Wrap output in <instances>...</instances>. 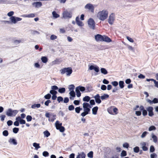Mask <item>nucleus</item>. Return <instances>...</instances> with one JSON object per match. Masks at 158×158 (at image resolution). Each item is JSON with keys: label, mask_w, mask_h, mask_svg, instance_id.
Instances as JSON below:
<instances>
[{"label": "nucleus", "mask_w": 158, "mask_h": 158, "mask_svg": "<svg viewBox=\"0 0 158 158\" xmlns=\"http://www.w3.org/2000/svg\"><path fill=\"white\" fill-rule=\"evenodd\" d=\"M108 14V12L107 10L104 9L98 12L97 16L100 20L104 21L107 18Z\"/></svg>", "instance_id": "f257e3e1"}, {"label": "nucleus", "mask_w": 158, "mask_h": 158, "mask_svg": "<svg viewBox=\"0 0 158 158\" xmlns=\"http://www.w3.org/2000/svg\"><path fill=\"white\" fill-rule=\"evenodd\" d=\"M60 71L61 74H63L66 73V75L68 76H70L73 72L72 68L71 67L64 68L61 69Z\"/></svg>", "instance_id": "f03ea898"}, {"label": "nucleus", "mask_w": 158, "mask_h": 158, "mask_svg": "<svg viewBox=\"0 0 158 158\" xmlns=\"http://www.w3.org/2000/svg\"><path fill=\"white\" fill-rule=\"evenodd\" d=\"M18 111L17 110H12L9 108L6 112V114L9 117H14L18 113Z\"/></svg>", "instance_id": "7ed1b4c3"}, {"label": "nucleus", "mask_w": 158, "mask_h": 158, "mask_svg": "<svg viewBox=\"0 0 158 158\" xmlns=\"http://www.w3.org/2000/svg\"><path fill=\"white\" fill-rule=\"evenodd\" d=\"M88 26L89 28L93 30L95 29V22L92 18L89 19L87 21Z\"/></svg>", "instance_id": "20e7f679"}, {"label": "nucleus", "mask_w": 158, "mask_h": 158, "mask_svg": "<svg viewBox=\"0 0 158 158\" xmlns=\"http://www.w3.org/2000/svg\"><path fill=\"white\" fill-rule=\"evenodd\" d=\"M55 124L57 129L59 130L61 132H63L64 131L65 128L64 127L62 126V123H60L59 121H57L56 122Z\"/></svg>", "instance_id": "39448f33"}, {"label": "nucleus", "mask_w": 158, "mask_h": 158, "mask_svg": "<svg viewBox=\"0 0 158 158\" xmlns=\"http://www.w3.org/2000/svg\"><path fill=\"white\" fill-rule=\"evenodd\" d=\"M45 116L47 117L48 118V121L52 122L54 121V120L56 119V115L53 114H50L49 113H46L45 114Z\"/></svg>", "instance_id": "423d86ee"}, {"label": "nucleus", "mask_w": 158, "mask_h": 158, "mask_svg": "<svg viewBox=\"0 0 158 158\" xmlns=\"http://www.w3.org/2000/svg\"><path fill=\"white\" fill-rule=\"evenodd\" d=\"M115 20V15L114 13H112L109 15L108 19V22L109 24L112 25Z\"/></svg>", "instance_id": "0eeeda50"}, {"label": "nucleus", "mask_w": 158, "mask_h": 158, "mask_svg": "<svg viewBox=\"0 0 158 158\" xmlns=\"http://www.w3.org/2000/svg\"><path fill=\"white\" fill-rule=\"evenodd\" d=\"M63 17L64 19L71 18L72 17V13L67 11H64L63 13Z\"/></svg>", "instance_id": "6e6552de"}, {"label": "nucleus", "mask_w": 158, "mask_h": 158, "mask_svg": "<svg viewBox=\"0 0 158 158\" xmlns=\"http://www.w3.org/2000/svg\"><path fill=\"white\" fill-rule=\"evenodd\" d=\"M85 8L86 9H87L91 12L94 13V7L93 5L90 4H87L85 6Z\"/></svg>", "instance_id": "1a4fd4ad"}, {"label": "nucleus", "mask_w": 158, "mask_h": 158, "mask_svg": "<svg viewBox=\"0 0 158 158\" xmlns=\"http://www.w3.org/2000/svg\"><path fill=\"white\" fill-rule=\"evenodd\" d=\"M10 19L12 23L15 24L17 22L21 21L22 19L18 17L12 16L10 18Z\"/></svg>", "instance_id": "9d476101"}, {"label": "nucleus", "mask_w": 158, "mask_h": 158, "mask_svg": "<svg viewBox=\"0 0 158 158\" xmlns=\"http://www.w3.org/2000/svg\"><path fill=\"white\" fill-rule=\"evenodd\" d=\"M147 110L148 111V114L149 116L152 117L154 115V114L153 112V107L152 106H149L147 108Z\"/></svg>", "instance_id": "9b49d317"}, {"label": "nucleus", "mask_w": 158, "mask_h": 158, "mask_svg": "<svg viewBox=\"0 0 158 158\" xmlns=\"http://www.w3.org/2000/svg\"><path fill=\"white\" fill-rule=\"evenodd\" d=\"M42 2H34L32 3V5L33 6L37 8L40 7L42 6Z\"/></svg>", "instance_id": "f8f14e48"}, {"label": "nucleus", "mask_w": 158, "mask_h": 158, "mask_svg": "<svg viewBox=\"0 0 158 158\" xmlns=\"http://www.w3.org/2000/svg\"><path fill=\"white\" fill-rule=\"evenodd\" d=\"M139 110L140 111H142V114L143 115L145 116L147 114V110L144 109V107L142 106H141L139 107Z\"/></svg>", "instance_id": "ddd939ff"}, {"label": "nucleus", "mask_w": 158, "mask_h": 158, "mask_svg": "<svg viewBox=\"0 0 158 158\" xmlns=\"http://www.w3.org/2000/svg\"><path fill=\"white\" fill-rule=\"evenodd\" d=\"M103 36L101 35L97 34L95 36V40L96 41H102Z\"/></svg>", "instance_id": "4468645a"}, {"label": "nucleus", "mask_w": 158, "mask_h": 158, "mask_svg": "<svg viewBox=\"0 0 158 158\" xmlns=\"http://www.w3.org/2000/svg\"><path fill=\"white\" fill-rule=\"evenodd\" d=\"M147 102L150 104H152L153 103H157L158 102V99L156 98H155L153 99L152 101L148 99Z\"/></svg>", "instance_id": "2eb2a0df"}, {"label": "nucleus", "mask_w": 158, "mask_h": 158, "mask_svg": "<svg viewBox=\"0 0 158 158\" xmlns=\"http://www.w3.org/2000/svg\"><path fill=\"white\" fill-rule=\"evenodd\" d=\"M95 102L96 103L99 104L101 103V101L100 99V96L98 94H97L94 97Z\"/></svg>", "instance_id": "dca6fc26"}, {"label": "nucleus", "mask_w": 158, "mask_h": 158, "mask_svg": "<svg viewBox=\"0 0 158 158\" xmlns=\"http://www.w3.org/2000/svg\"><path fill=\"white\" fill-rule=\"evenodd\" d=\"M11 144L16 145L17 144L16 140L14 138H10L8 141Z\"/></svg>", "instance_id": "f3484780"}, {"label": "nucleus", "mask_w": 158, "mask_h": 158, "mask_svg": "<svg viewBox=\"0 0 158 158\" xmlns=\"http://www.w3.org/2000/svg\"><path fill=\"white\" fill-rule=\"evenodd\" d=\"M86 156L85 154L83 152L79 153H78L76 158H85Z\"/></svg>", "instance_id": "a211bd4d"}, {"label": "nucleus", "mask_w": 158, "mask_h": 158, "mask_svg": "<svg viewBox=\"0 0 158 158\" xmlns=\"http://www.w3.org/2000/svg\"><path fill=\"white\" fill-rule=\"evenodd\" d=\"M102 41L107 42H110L111 41V40L109 37L103 35V36Z\"/></svg>", "instance_id": "6ab92c4d"}, {"label": "nucleus", "mask_w": 158, "mask_h": 158, "mask_svg": "<svg viewBox=\"0 0 158 158\" xmlns=\"http://www.w3.org/2000/svg\"><path fill=\"white\" fill-rule=\"evenodd\" d=\"M23 40H14L13 41V43L15 45H17L19 44L21 42H23Z\"/></svg>", "instance_id": "aec40b11"}, {"label": "nucleus", "mask_w": 158, "mask_h": 158, "mask_svg": "<svg viewBox=\"0 0 158 158\" xmlns=\"http://www.w3.org/2000/svg\"><path fill=\"white\" fill-rule=\"evenodd\" d=\"M98 109V107L97 106H95L92 108V114L94 115L97 114Z\"/></svg>", "instance_id": "412c9836"}, {"label": "nucleus", "mask_w": 158, "mask_h": 158, "mask_svg": "<svg viewBox=\"0 0 158 158\" xmlns=\"http://www.w3.org/2000/svg\"><path fill=\"white\" fill-rule=\"evenodd\" d=\"M23 16L27 18H33L35 17V15L34 14L31 13L28 15H24Z\"/></svg>", "instance_id": "4be33fe9"}, {"label": "nucleus", "mask_w": 158, "mask_h": 158, "mask_svg": "<svg viewBox=\"0 0 158 158\" xmlns=\"http://www.w3.org/2000/svg\"><path fill=\"white\" fill-rule=\"evenodd\" d=\"M66 91L65 89L64 88L62 87L58 89V92L61 94L64 93Z\"/></svg>", "instance_id": "5701e85b"}, {"label": "nucleus", "mask_w": 158, "mask_h": 158, "mask_svg": "<svg viewBox=\"0 0 158 158\" xmlns=\"http://www.w3.org/2000/svg\"><path fill=\"white\" fill-rule=\"evenodd\" d=\"M42 62L44 63H46L48 61V59L46 56H42L41 58Z\"/></svg>", "instance_id": "b1692460"}, {"label": "nucleus", "mask_w": 158, "mask_h": 158, "mask_svg": "<svg viewBox=\"0 0 158 158\" xmlns=\"http://www.w3.org/2000/svg\"><path fill=\"white\" fill-rule=\"evenodd\" d=\"M109 97V96L107 94H104L100 98L101 99L103 100H105L108 98Z\"/></svg>", "instance_id": "393cba45"}, {"label": "nucleus", "mask_w": 158, "mask_h": 158, "mask_svg": "<svg viewBox=\"0 0 158 158\" xmlns=\"http://www.w3.org/2000/svg\"><path fill=\"white\" fill-rule=\"evenodd\" d=\"M40 104H34L31 106V108L32 109H35L36 108H39L40 106Z\"/></svg>", "instance_id": "a878e982"}, {"label": "nucleus", "mask_w": 158, "mask_h": 158, "mask_svg": "<svg viewBox=\"0 0 158 158\" xmlns=\"http://www.w3.org/2000/svg\"><path fill=\"white\" fill-rule=\"evenodd\" d=\"M75 91L76 93V95L77 97H79L81 96V93L77 88H76Z\"/></svg>", "instance_id": "bb28decb"}, {"label": "nucleus", "mask_w": 158, "mask_h": 158, "mask_svg": "<svg viewBox=\"0 0 158 158\" xmlns=\"http://www.w3.org/2000/svg\"><path fill=\"white\" fill-rule=\"evenodd\" d=\"M76 88H77L81 92H83L85 90V88L83 86H79L77 87Z\"/></svg>", "instance_id": "cd10ccee"}, {"label": "nucleus", "mask_w": 158, "mask_h": 158, "mask_svg": "<svg viewBox=\"0 0 158 158\" xmlns=\"http://www.w3.org/2000/svg\"><path fill=\"white\" fill-rule=\"evenodd\" d=\"M33 146L35 148L36 150H37L39 148H40L39 143H34L33 144Z\"/></svg>", "instance_id": "c85d7f7f"}, {"label": "nucleus", "mask_w": 158, "mask_h": 158, "mask_svg": "<svg viewBox=\"0 0 158 158\" xmlns=\"http://www.w3.org/2000/svg\"><path fill=\"white\" fill-rule=\"evenodd\" d=\"M90 100V98L89 96H85L83 99V101L88 102Z\"/></svg>", "instance_id": "c756f323"}, {"label": "nucleus", "mask_w": 158, "mask_h": 158, "mask_svg": "<svg viewBox=\"0 0 158 158\" xmlns=\"http://www.w3.org/2000/svg\"><path fill=\"white\" fill-rule=\"evenodd\" d=\"M101 71L102 73L105 75L106 74L108 73L107 71L104 68H101Z\"/></svg>", "instance_id": "7c9ffc66"}, {"label": "nucleus", "mask_w": 158, "mask_h": 158, "mask_svg": "<svg viewBox=\"0 0 158 158\" xmlns=\"http://www.w3.org/2000/svg\"><path fill=\"white\" fill-rule=\"evenodd\" d=\"M52 15H53V17L56 18L60 17V15H59L56 13V12L55 11H53L52 12Z\"/></svg>", "instance_id": "2f4dec72"}, {"label": "nucleus", "mask_w": 158, "mask_h": 158, "mask_svg": "<svg viewBox=\"0 0 158 158\" xmlns=\"http://www.w3.org/2000/svg\"><path fill=\"white\" fill-rule=\"evenodd\" d=\"M44 136L47 137H48L50 135V132L47 130H46L44 131Z\"/></svg>", "instance_id": "473e14b6"}, {"label": "nucleus", "mask_w": 158, "mask_h": 158, "mask_svg": "<svg viewBox=\"0 0 158 158\" xmlns=\"http://www.w3.org/2000/svg\"><path fill=\"white\" fill-rule=\"evenodd\" d=\"M124 82L123 81H120L119 82V85L121 88H123L124 87Z\"/></svg>", "instance_id": "72a5a7b5"}, {"label": "nucleus", "mask_w": 158, "mask_h": 158, "mask_svg": "<svg viewBox=\"0 0 158 158\" xmlns=\"http://www.w3.org/2000/svg\"><path fill=\"white\" fill-rule=\"evenodd\" d=\"M152 138L153 139V142L154 143H156L157 141V138L156 136L154 134H152Z\"/></svg>", "instance_id": "f704fd0d"}, {"label": "nucleus", "mask_w": 158, "mask_h": 158, "mask_svg": "<svg viewBox=\"0 0 158 158\" xmlns=\"http://www.w3.org/2000/svg\"><path fill=\"white\" fill-rule=\"evenodd\" d=\"M49 93L50 94H52V95H56L57 93V92L56 91L53 90L52 89L50 90Z\"/></svg>", "instance_id": "c9c22d12"}, {"label": "nucleus", "mask_w": 158, "mask_h": 158, "mask_svg": "<svg viewBox=\"0 0 158 158\" xmlns=\"http://www.w3.org/2000/svg\"><path fill=\"white\" fill-rule=\"evenodd\" d=\"M51 97V95L50 94H48L44 96V98L45 99L48 100L50 99Z\"/></svg>", "instance_id": "e433bc0d"}, {"label": "nucleus", "mask_w": 158, "mask_h": 158, "mask_svg": "<svg viewBox=\"0 0 158 158\" xmlns=\"http://www.w3.org/2000/svg\"><path fill=\"white\" fill-rule=\"evenodd\" d=\"M93 151H90L87 154V156L88 157L92 158L93 157Z\"/></svg>", "instance_id": "4c0bfd02"}, {"label": "nucleus", "mask_w": 158, "mask_h": 158, "mask_svg": "<svg viewBox=\"0 0 158 158\" xmlns=\"http://www.w3.org/2000/svg\"><path fill=\"white\" fill-rule=\"evenodd\" d=\"M82 110V108L80 107H77L75 108V112L77 113H79L81 110Z\"/></svg>", "instance_id": "58836bf2"}, {"label": "nucleus", "mask_w": 158, "mask_h": 158, "mask_svg": "<svg viewBox=\"0 0 158 158\" xmlns=\"http://www.w3.org/2000/svg\"><path fill=\"white\" fill-rule=\"evenodd\" d=\"M69 94L70 95L73 97H75V93L74 90L70 91Z\"/></svg>", "instance_id": "ea45409f"}, {"label": "nucleus", "mask_w": 158, "mask_h": 158, "mask_svg": "<svg viewBox=\"0 0 158 158\" xmlns=\"http://www.w3.org/2000/svg\"><path fill=\"white\" fill-rule=\"evenodd\" d=\"M107 110L109 114H114L113 113L112 107L110 108H108Z\"/></svg>", "instance_id": "a19ab883"}, {"label": "nucleus", "mask_w": 158, "mask_h": 158, "mask_svg": "<svg viewBox=\"0 0 158 158\" xmlns=\"http://www.w3.org/2000/svg\"><path fill=\"white\" fill-rule=\"evenodd\" d=\"M127 152L123 150L121 153V157L125 156L127 155Z\"/></svg>", "instance_id": "79ce46f5"}, {"label": "nucleus", "mask_w": 158, "mask_h": 158, "mask_svg": "<svg viewBox=\"0 0 158 158\" xmlns=\"http://www.w3.org/2000/svg\"><path fill=\"white\" fill-rule=\"evenodd\" d=\"M134 151L135 153H138L139 150V148L138 147L136 146L133 148Z\"/></svg>", "instance_id": "37998d69"}, {"label": "nucleus", "mask_w": 158, "mask_h": 158, "mask_svg": "<svg viewBox=\"0 0 158 158\" xmlns=\"http://www.w3.org/2000/svg\"><path fill=\"white\" fill-rule=\"evenodd\" d=\"M89 104L87 103H84L83 104V108H89Z\"/></svg>", "instance_id": "c03bdc74"}, {"label": "nucleus", "mask_w": 158, "mask_h": 158, "mask_svg": "<svg viewBox=\"0 0 158 158\" xmlns=\"http://www.w3.org/2000/svg\"><path fill=\"white\" fill-rule=\"evenodd\" d=\"M19 131V128L17 127H14L13 129V132L15 133H17Z\"/></svg>", "instance_id": "a18cd8bd"}, {"label": "nucleus", "mask_w": 158, "mask_h": 158, "mask_svg": "<svg viewBox=\"0 0 158 158\" xmlns=\"http://www.w3.org/2000/svg\"><path fill=\"white\" fill-rule=\"evenodd\" d=\"M26 119L27 121L30 122L32 120V118L31 116L28 115L27 116Z\"/></svg>", "instance_id": "49530a36"}, {"label": "nucleus", "mask_w": 158, "mask_h": 158, "mask_svg": "<svg viewBox=\"0 0 158 158\" xmlns=\"http://www.w3.org/2000/svg\"><path fill=\"white\" fill-rule=\"evenodd\" d=\"M148 133L147 131H145L143 132L141 135V138H143L145 137L146 135Z\"/></svg>", "instance_id": "de8ad7c7"}, {"label": "nucleus", "mask_w": 158, "mask_h": 158, "mask_svg": "<svg viewBox=\"0 0 158 158\" xmlns=\"http://www.w3.org/2000/svg\"><path fill=\"white\" fill-rule=\"evenodd\" d=\"M84 111L85 112L89 114L90 110V109L89 108H83Z\"/></svg>", "instance_id": "09e8293b"}, {"label": "nucleus", "mask_w": 158, "mask_h": 158, "mask_svg": "<svg viewBox=\"0 0 158 158\" xmlns=\"http://www.w3.org/2000/svg\"><path fill=\"white\" fill-rule=\"evenodd\" d=\"M3 135L5 136H7L8 135V132L7 130H4L2 132Z\"/></svg>", "instance_id": "8fccbe9b"}, {"label": "nucleus", "mask_w": 158, "mask_h": 158, "mask_svg": "<svg viewBox=\"0 0 158 158\" xmlns=\"http://www.w3.org/2000/svg\"><path fill=\"white\" fill-rule=\"evenodd\" d=\"M51 89L53 90L56 91L58 89V87L56 85H53L51 86Z\"/></svg>", "instance_id": "3c124183"}, {"label": "nucleus", "mask_w": 158, "mask_h": 158, "mask_svg": "<svg viewBox=\"0 0 158 158\" xmlns=\"http://www.w3.org/2000/svg\"><path fill=\"white\" fill-rule=\"evenodd\" d=\"M57 38V36L54 35H52L50 36V39L52 40H55Z\"/></svg>", "instance_id": "603ef678"}, {"label": "nucleus", "mask_w": 158, "mask_h": 158, "mask_svg": "<svg viewBox=\"0 0 158 158\" xmlns=\"http://www.w3.org/2000/svg\"><path fill=\"white\" fill-rule=\"evenodd\" d=\"M57 100L59 103L60 102H62L63 101V98L62 97L59 96L57 97Z\"/></svg>", "instance_id": "864d4df0"}, {"label": "nucleus", "mask_w": 158, "mask_h": 158, "mask_svg": "<svg viewBox=\"0 0 158 158\" xmlns=\"http://www.w3.org/2000/svg\"><path fill=\"white\" fill-rule=\"evenodd\" d=\"M79 26H82L84 25L83 22L81 21H79L76 23Z\"/></svg>", "instance_id": "5fc2aeb1"}, {"label": "nucleus", "mask_w": 158, "mask_h": 158, "mask_svg": "<svg viewBox=\"0 0 158 158\" xmlns=\"http://www.w3.org/2000/svg\"><path fill=\"white\" fill-rule=\"evenodd\" d=\"M14 11H11L8 12L7 13V15L8 16L11 17L12 16H13L12 15H14Z\"/></svg>", "instance_id": "6e6d98bb"}, {"label": "nucleus", "mask_w": 158, "mask_h": 158, "mask_svg": "<svg viewBox=\"0 0 158 158\" xmlns=\"http://www.w3.org/2000/svg\"><path fill=\"white\" fill-rule=\"evenodd\" d=\"M156 129V127L154 126H150L148 129L149 131H152V130H155Z\"/></svg>", "instance_id": "4d7b16f0"}, {"label": "nucleus", "mask_w": 158, "mask_h": 158, "mask_svg": "<svg viewBox=\"0 0 158 158\" xmlns=\"http://www.w3.org/2000/svg\"><path fill=\"white\" fill-rule=\"evenodd\" d=\"M43 155L45 157H47L49 156V153L47 151H44L43 152Z\"/></svg>", "instance_id": "13d9d810"}, {"label": "nucleus", "mask_w": 158, "mask_h": 158, "mask_svg": "<svg viewBox=\"0 0 158 158\" xmlns=\"http://www.w3.org/2000/svg\"><path fill=\"white\" fill-rule=\"evenodd\" d=\"M68 109L69 110H72L74 109V107L73 105H71L69 106Z\"/></svg>", "instance_id": "bf43d9fd"}, {"label": "nucleus", "mask_w": 158, "mask_h": 158, "mask_svg": "<svg viewBox=\"0 0 158 158\" xmlns=\"http://www.w3.org/2000/svg\"><path fill=\"white\" fill-rule=\"evenodd\" d=\"M113 113L114 114H117L118 109L116 108H113Z\"/></svg>", "instance_id": "052dcab7"}, {"label": "nucleus", "mask_w": 158, "mask_h": 158, "mask_svg": "<svg viewBox=\"0 0 158 158\" xmlns=\"http://www.w3.org/2000/svg\"><path fill=\"white\" fill-rule=\"evenodd\" d=\"M155 151V148L154 146L152 145L150 147V151L151 152H152Z\"/></svg>", "instance_id": "680f3d73"}, {"label": "nucleus", "mask_w": 158, "mask_h": 158, "mask_svg": "<svg viewBox=\"0 0 158 158\" xmlns=\"http://www.w3.org/2000/svg\"><path fill=\"white\" fill-rule=\"evenodd\" d=\"M75 86L73 85H70L69 88V91L73 90Z\"/></svg>", "instance_id": "e2e57ef3"}, {"label": "nucleus", "mask_w": 158, "mask_h": 158, "mask_svg": "<svg viewBox=\"0 0 158 158\" xmlns=\"http://www.w3.org/2000/svg\"><path fill=\"white\" fill-rule=\"evenodd\" d=\"M112 84L114 86H116L118 85V83L117 81H114L111 82Z\"/></svg>", "instance_id": "0e129e2a"}, {"label": "nucleus", "mask_w": 158, "mask_h": 158, "mask_svg": "<svg viewBox=\"0 0 158 158\" xmlns=\"http://www.w3.org/2000/svg\"><path fill=\"white\" fill-rule=\"evenodd\" d=\"M101 89L103 90H105L106 89V87L105 85H101Z\"/></svg>", "instance_id": "69168bd1"}, {"label": "nucleus", "mask_w": 158, "mask_h": 158, "mask_svg": "<svg viewBox=\"0 0 158 158\" xmlns=\"http://www.w3.org/2000/svg\"><path fill=\"white\" fill-rule=\"evenodd\" d=\"M69 98L68 97H66L64 98L63 102L64 103H66L69 102Z\"/></svg>", "instance_id": "338daca9"}, {"label": "nucleus", "mask_w": 158, "mask_h": 158, "mask_svg": "<svg viewBox=\"0 0 158 158\" xmlns=\"http://www.w3.org/2000/svg\"><path fill=\"white\" fill-rule=\"evenodd\" d=\"M51 102L50 100H47L44 103V104L45 106H48L49 105V104L51 103Z\"/></svg>", "instance_id": "774afa93"}]
</instances>
